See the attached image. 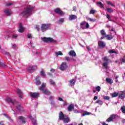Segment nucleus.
Masks as SVG:
<instances>
[{
  "mask_svg": "<svg viewBox=\"0 0 125 125\" xmlns=\"http://www.w3.org/2000/svg\"><path fill=\"white\" fill-rule=\"evenodd\" d=\"M33 10H34V7H27L21 13L20 16H21V17H24V18H26L32 14V11H33Z\"/></svg>",
  "mask_w": 125,
  "mask_h": 125,
  "instance_id": "nucleus-1",
  "label": "nucleus"
},
{
  "mask_svg": "<svg viewBox=\"0 0 125 125\" xmlns=\"http://www.w3.org/2000/svg\"><path fill=\"white\" fill-rule=\"evenodd\" d=\"M45 85H46L45 83H42L41 88H40L39 89L42 91H43V94H45L46 95H49L51 93L48 91V90L46 89V88H45Z\"/></svg>",
  "mask_w": 125,
  "mask_h": 125,
  "instance_id": "nucleus-2",
  "label": "nucleus"
},
{
  "mask_svg": "<svg viewBox=\"0 0 125 125\" xmlns=\"http://www.w3.org/2000/svg\"><path fill=\"white\" fill-rule=\"evenodd\" d=\"M41 40L44 42H56V41L51 38L43 37L41 38Z\"/></svg>",
  "mask_w": 125,
  "mask_h": 125,
  "instance_id": "nucleus-3",
  "label": "nucleus"
},
{
  "mask_svg": "<svg viewBox=\"0 0 125 125\" xmlns=\"http://www.w3.org/2000/svg\"><path fill=\"white\" fill-rule=\"evenodd\" d=\"M14 106H16V108L19 112H20L21 113L24 112V108L23 106H22V105H21V104H20V103L17 102Z\"/></svg>",
  "mask_w": 125,
  "mask_h": 125,
  "instance_id": "nucleus-4",
  "label": "nucleus"
},
{
  "mask_svg": "<svg viewBox=\"0 0 125 125\" xmlns=\"http://www.w3.org/2000/svg\"><path fill=\"white\" fill-rule=\"evenodd\" d=\"M14 106H16V108L19 112H20L21 113L24 112V108L23 106H22V105H21V104H20V103L17 102Z\"/></svg>",
  "mask_w": 125,
  "mask_h": 125,
  "instance_id": "nucleus-5",
  "label": "nucleus"
},
{
  "mask_svg": "<svg viewBox=\"0 0 125 125\" xmlns=\"http://www.w3.org/2000/svg\"><path fill=\"white\" fill-rule=\"evenodd\" d=\"M50 27V24L44 23L42 24L41 26V31L42 32H45V31H47L49 27Z\"/></svg>",
  "mask_w": 125,
  "mask_h": 125,
  "instance_id": "nucleus-6",
  "label": "nucleus"
},
{
  "mask_svg": "<svg viewBox=\"0 0 125 125\" xmlns=\"http://www.w3.org/2000/svg\"><path fill=\"white\" fill-rule=\"evenodd\" d=\"M80 27L83 29H88L89 28V24H88V22H86L84 21L80 23Z\"/></svg>",
  "mask_w": 125,
  "mask_h": 125,
  "instance_id": "nucleus-7",
  "label": "nucleus"
},
{
  "mask_svg": "<svg viewBox=\"0 0 125 125\" xmlns=\"http://www.w3.org/2000/svg\"><path fill=\"white\" fill-rule=\"evenodd\" d=\"M67 68H68V65H67V63L65 62H63L61 64V66L59 67V69H61V71H65V70H66Z\"/></svg>",
  "mask_w": 125,
  "mask_h": 125,
  "instance_id": "nucleus-8",
  "label": "nucleus"
},
{
  "mask_svg": "<svg viewBox=\"0 0 125 125\" xmlns=\"http://www.w3.org/2000/svg\"><path fill=\"white\" fill-rule=\"evenodd\" d=\"M118 115L116 114H112L110 116V117L106 120V122L107 123H110V122H112L114 119H116V118H117Z\"/></svg>",
  "mask_w": 125,
  "mask_h": 125,
  "instance_id": "nucleus-9",
  "label": "nucleus"
},
{
  "mask_svg": "<svg viewBox=\"0 0 125 125\" xmlns=\"http://www.w3.org/2000/svg\"><path fill=\"white\" fill-rule=\"evenodd\" d=\"M37 69V66L33 65V66H29L27 68V70L28 72H29L30 73H31V72H34V71H36Z\"/></svg>",
  "mask_w": 125,
  "mask_h": 125,
  "instance_id": "nucleus-10",
  "label": "nucleus"
},
{
  "mask_svg": "<svg viewBox=\"0 0 125 125\" xmlns=\"http://www.w3.org/2000/svg\"><path fill=\"white\" fill-rule=\"evenodd\" d=\"M54 12L57 13V14H59V15H64V14H65L64 12L62 11L61 10H60V9L58 8L54 9Z\"/></svg>",
  "mask_w": 125,
  "mask_h": 125,
  "instance_id": "nucleus-11",
  "label": "nucleus"
},
{
  "mask_svg": "<svg viewBox=\"0 0 125 125\" xmlns=\"http://www.w3.org/2000/svg\"><path fill=\"white\" fill-rule=\"evenodd\" d=\"M30 95V97H32V98H38L39 96H40V93H33V92H30L29 93Z\"/></svg>",
  "mask_w": 125,
  "mask_h": 125,
  "instance_id": "nucleus-12",
  "label": "nucleus"
},
{
  "mask_svg": "<svg viewBox=\"0 0 125 125\" xmlns=\"http://www.w3.org/2000/svg\"><path fill=\"white\" fill-rule=\"evenodd\" d=\"M118 95H119L118 98H120V99H125V93L124 91L120 92V93Z\"/></svg>",
  "mask_w": 125,
  "mask_h": 125,
  "instance_id": "nucleus-13",
  "label": "nucleus"
},
{
  "mask_svg": "<svg viewBox=\"0 0 125 125\" xmlns=\"http://www.w3.org/2000/svg\"><path fill=\"white\" fill-rule=\"evenodd\" d=\"M98 45H99V47L104 48V46H105L106 44L105 43V42H104L101 41H99L98 42Z\"/></svg>",
  "mask_w": 125,
  "mask_h": 125,
  "instance_id": "nucleus-14",
  "label": "nucleus"
},
{
  "mask_svg": "<svg viewBox=\"0 0 125 125\" xmlns=\"http://www.w3.org/2000/svg\"><path fill=\"white\" fill-rule=\"evenodd\" d=\"M24 30H25V28L23 27L22 23H20L19 24V29H18V31L19 33H23Z\"/></svg>",
  "mask_w": 125,
  "mask_h": 125,
  "instance_id": "nucleus-15",
  "label": "nucleus"
},
{
  "mask_svg": "<svg viewBox=\"0 0 125 125\" xmlns=\"http://www.w3.org/2000/svg\"><path fill=\"white\" fill-rule=\"evenodd\" d=\"M65 117L66 116H65L64 115V114H63V112H62V111H61L60 112V114L59 115V120H60V121H63Z\"/></svg>",
  "mask_w": 125,
  "mask_h": 125,
  "instance_id": "nucleus-16",
  "label": "nucleus"
},
{
  "mask_svg": "<svg viewBox=\"0 0 125 125\" xmlns=\"http://www.w3.org/2000/svg\"><path fill=\"white\" fill-rule=\"evenodd\" d=\"M6 101L8 102H10V103H12V104L13 105H14L16 103H17V102L15 101H13L12 100V99H11V98H8L6 99Z\"/></svg>",
  "mask_w": 125,
  "mask_h": 125,
  "instance_id": "nucleus-17",
  "label": "nucleus"
},
{
  "mask_svg": "<svg viewBox=\"0 0 125 125\" xmlns=\"http://www.w3.org/2000/svg\"><path fill=\"white\" fill-rule=\"evenodd\" d=\"M19 119L20 120L21 123V124H25V123H26V119H25V118H24V117L22 116H20L19 117Z\"/></svg>",
  "mask_w": 125,
  "mask_h": 125,
  "instance_id": "nucleus-18",
  "label": "nucleus"
},
{
  "mask_svg": "<svg viewBox=\"0 0 125 125\" xmlns=\"http://www.w3.org/2000/svg\"><path fill=\"white\" fill-rule=\"evenodd\" d=\"M17 93L19 95L20 98H22V96H23V93H22V91H21V90L19 89H17Z\"/></svg>",
  "mask_w": 125,
  "mask_h": 125,
  "instance_id": "nucleus-19",
  "label": "nucleus"
},
{
  "mask_svg": "<svg viewBox=\"0 0 125 125\" xmlns=\"http://www.w3.org/2000/svg\"><path fill=\"white\" fill-rule=\"evenodd\" d=\"M68 19L70 21H72L73 20H75V19H77V16L74 15H70V16H69Z\"/></svg>",
  "mask_w": 125,
  "mask_h": 125,
  "instance_id": "nucleus-20",
  "label": "nucleus"
},
{
  "mask_svg": "<svg viewBox=\"0 0 125 125\" xmlns=\"http://www.w3.org/2000/svg\"><path fill=\"white\" fill-rule=\"evenodd\" d=\"M74 108H75V106H74V104H70L68 107V110L69 112H72L73 110H74Z\"/></svg>",
  "mask_w": 125,
  "mask_h": 125,
  "instance_id": "nucleus-21",
  "label": "nucleus"
},
{
  "mask_svg": "<svg viewBox=\"0 0 125 125\" xmlns=\"http://www.w3.org/2000/svg\"><path fill=\"white\" fill-rule=\"evenodd\" d=\"M97 4H98V6L100 7V8H103V9H105V7H104V5L101 2H97Z\"/></svg>",
  "mask_w": 125,
  "mask_h": 125,
  "instance_id": "nucleus-22",
  "label": "nucleus"
},
{
  "mask_svg": "<svg viewBox=\"0 0 125 125\" xmlns=\"http://www.w3.org/2000/svg\"><path fill=\"white\" fill-rule=\"evenodd\" d=\"M62 121L65 124H68L70 122V119H69L68 116H65Z\"/></svg>",
  "mask_w": 125,
  "mask_h": 125,
  "instance_id": "nucleus-23",
  "label": "nucleus"
},
{
  "mask_svg": "<svg viewBox=\"0 0 125 125\" xmlns=\"http://www.w3.org/2000/svg\"><path fill=\"white\" fill-rule=\"evenodd\" d=\"M105 81L106 82V83H109L110 84L113 83V80H112V79L110 78H107L105 79Z\"/></svg>",
  "mask_w": 125,
  "mask_h": 125,
  "instance_id": "nucleus-24",
  "label": "nucleus"
},
{
  "mask_svg": "<svg viewBox=\"0 0 125 125\" xmlns=\"http://www.w3.org/2000/svg\"><path fill=\"white\" fill-rule=\"evenodd\" d=\"M69 55L72 57H75L76 56V52H75L74 51L71 50L68 53Z\"/></svg>",
  "mask_w": 125,
  "mask_h": 125,
  "instance_id": "nucleus-25",
  "label": "nucleus"
},
{
  "mask_svg": "<svg viewBox=\"0 0 125 125\" xmlns=\"http://www.w3.org/2000/svg\"><path fill=\"white\" fill-rule=\"evenodd\" d=\"M4 12L8 16L11 15V10H6L4 11Z\"/></svg>",
  "mask_w": 125,
  "mask_h": 125,
  "instance_id": "nucleus-26",
  "label": "nucleus"
},
{
  "mask_svg": "<svg viewBox=\"0 0 125 125\" xmlns=\"http://www.w3.org/2000/svg\"><path fill=\"white\" fill-rule=\"evenodd\" d=\"M64 59L66 60V61H75V59L71 58L69 57H65Z\"/></svg>",
  "mask_w": 125,
  "mask_h": 125,
  "instance_id": "nucleus-27",
  "label": "nucleus"
},
{
  "mask_svg": "<svg viewBox=\"0 0 125 125\" xmlns=\"http://www.w3.org/2000/svg\"><path fill=\"white\" fill-rule=\"evenodd\" d=\"M106 40H108V41H110L113 39V36L111 35H106L105 36Z\"/></svg>",
  "mask_w": 125,
  "mask_h": 125,
  "instance_id": "nucleus-28",
  "label": "nucleus"
},
{
  "mask_svg": "<svg viewBox=\"0 0 125 125\" xmlns=\"http://www.w3.org/2000/svg\"><path fill=\"white\" fill-rule=\"evenodd\" d=\"M95 103L99 104V105H103V101H102L101 100H98Z\"/></svg>",
  "mask_w": 125,
  "mask_h": 125,
  "instance_id": "nucleus-29",
  "label": "nucleus"
},
{
  "mask_svg": "<svg viewBox=\"0 0 125 125\" xmlns=\"http://www.w3.org/2000/svg\"><path fill=\"white\" fill-rule=\"evenodd\" d=\"M103 60H104V61L105 62H111V60L108 58V57H104V58H103Z\"/></svg>",
  "mask_w": 125,
  "mask_h": 125,
  "instance_id": "nucleus-30",
  "label": "nucleus"
},
{
  "mask_svg": "<svg viewBox=\"0 0 125 125\" xmlns=\"http://www.w3.org/2000/svg\"><path fill=\"white\" fill-rule=\"evenodd\" d=\"M108 62H105L103 64V67H104V68L106 70H108L109 69V68H108Z\"/></svg>",
  "mask_w": 125,
  "mask_h": 125,
  "instance_id": "nucleus-31",
  "label": "nucleus"
},
{
  "mask_svg": "<svg viewBox=\"0 0 125 125\" xmlns=\"http://www.w3.org/2000/svg\"><path fill=\"white\" fill-rule=\"evenodd\" d=\"M86 19H87V20H89L90 22H95V21H96V19H91L89 17H86Z\"/></svg>",
  "mask_w": 125,
  "mask_h": 125,
  "instance_id": "nucleus-32",
  "label": "nucleus"
},
{
  "mask_svg": "<svg viewBox=\"0 0 125 125\" xmlns=\"http://www.w3.org/2000/svg\"><path fill=\"white\" fill-rule=\"evenodd\" d=\"M76 82L75 81L74 79L71 80L70 81V85L71 86L75 85V83Z\"/></svg>",
  "mask_w": 125,
  "mask_h": 125,
  "instance_id": "nucleus-33",
  "label": "nucleus"
},
{
  "mask_svg": "<svg viewBox=\"0 0 125 125\" xmlns=\"http://www.w3.org/2000/svg\"><path fill=\"white\" fill-rule=\"evenodd\" d=\"M101 35H102V36H104V37H105L106 32H105V30L103 29L101 30Z\"/></svg>",
  "mask_w": 125,
  "mask_h": 125,
  "instance_id": "nucleus-34",
  "label": "nucleus"
},
{
  "mask_svg": "<svg viewBox=\"0 0 125 125\" xmlns=\"http://www.w3.org/2000/svg\"><path fill=\"white\" fill-rule=\"evenodd\" d=\"M118 95H119V93L114 92L112 94L111 96L112 98H114V97H117V96H118Z\"/></svg>",
  "mask_w": 125,
  "mask_h": 125,
  "instance_id": "nucleus-35",
  "label": "nucleus"
},
{
  "mask_svg": "<svg viewBox=\"0 0 125 125\" xmlns=\"http://www.w3.org/2000/svg\"><path fill=\"white\" fill-rule=\"evenodd\" d=\"M55 54L56 56H59V55H63V53L61 51L56 52Z\"/></svg>",
  "mask_w": 125,
  "mask_h": 125,
  "instance_id": "nucleus-36",
  "label": "nucleus"
},
{
  "mask_svg": "<svg viewBox=\"0 0 125 125\" xmlns=\"http://www.w3.org/2000/svg\"><path fill=\"white\" fill-rule=\"evenodd\" d=\"M3 116H4L5 117H6V118L8 119V120H9V121H11L12 122V120L11 119V118H10V117L8 116V115H7V114L4 113Z\"/></svg>",
  "mask_w": 125,
  "mask_h": 125,
  "instance_id": "nucleus-37",
  "label": "nucleus"
},
{
  "mask_svg": "<svg viewBox=\"0 0 125 125\" xmlns=\"http://www.w3.org/2000/svg\"><path fill=\"white\" fill-rule=\"evenodd\" d=\"M95 89H96V90L98 91V92H99V91L101 90V87H100V86H98L95 87Z\"/></svg>",
  "mask_w": 125,
  "mask_h": 125,
  "instance_id": "nucleus-38",
  "label": "nucleus"
},
{
  "mask_svg": "<svg viewBox=\"0 0 125 125\" xmlns=\"http://www.w3.org/2000/svg\"><path fill=\"white\" fill-rule=\"evenodd\" d=\"M49 83H50V84H51V85H55V82L53 80H50Z\"/></svg>",
  "mask_w": 125,
  "mask_h": 125,
  "instance_id": "nucleus-39",
  "label": "nucleus"
},
{
  "mask_svg": "<svg viewBox=\"0 0 125 125\" xmlns=\"http://www.w3.org/2000/svg\"><path fill=\"white\" fill-rule=\"evenodd\" d=\"M87 115H90V113L87 111H84V113L82 115V117H84V116H86Z\"/></svg>",
  "mask_w": 125,
  "mask_h": 125,
  "instance_id": "nucleus-40",
  "label": "nucleus"
},
{
  "mask_svg": "<svg viewBox=\"0 0 125 125\" xmlns=\"http://www.w3.org/2000/svg\"><path fill=\"white\" fill-rule=\"evenodd\" d=\"M29 119H31L32 120L33 123L34 125H37V120H34L32 116H29Z\"/></svg>",
  "mask_w": 125,
  "mask_h": 125,
  "instance_id": "nucleus-41",
  "label": "nucleus"
},
{
  "mask_svg": "<svg viewBox=\"0 0 125 125\" xmlns=\"http://www.w3.org/2000/svg\"><path fill=\"white\" fill-rule=\"evenodd\" d=\"M64 18H61V19H60V20L58 21V23H59V24H61L62 23L64 22Z\"/></svg>",
  "mask_w": 125,
  "mask_h": 125,
  "instance_id": "nucleus-42",
  "label": "nucleus"
},
{
  "mask_svg": "<svg viewBox=\"0 0 125 125\" xmlns=\"http://www.w3.org/2000/svg\"><path fill=\"white\" fill-rule=\"evenodd\" d=\"M121 111L123 114H125V106L121 107Z\"/></svg>",
  "mask_w": 125,
  "mask_h": 125,
  "instance_id": "nucleus-43",
  "label": "nucleus"
},
{
  "mask_svg": "<svg viewBox=\"0 0 125 125\" xmlns=\"http://www.w3.org/2000/svg\"><path fill=\"white\" fill-rule=\"evenodd\" d=\"M109 53L112 54V53H115V54H118V52H116L114 51V50H111L108 51Z\"/></svg>",
  "mask_w": 125,
  "mask_h": 125,
  "instance_id": "nucleus-44",
  "label": "nucleus"
},
{
  "mask_svg": "<svg viewBox=\"0 0 125 125\" xmlns=\"http://www.w3.org/2000/svg\"><path fill=\"white\" fill-rule=\"evenodd\" d=\"M40 74H41V76H42V77L45 76V74L44 73V72L43 71V70H42V69L41 71Z\"/></svg>",
  "mask_w": 125,
  "mask_h": 125,
  "instance_id": "nucleus-45",
  "label": "nucleus"
},
{
  "mask_svg": "<svg viewBox=\"0 0 125 125\" xmlns=\"http://www.w3.org/2000/svg\"><path fill=\"white\" fill-rule=\"evenodd\" d=\"M107 10L108 12H109V13H113V10L110 8H107Z\"/></svg>",
  "mask_w": 125,
  "mask_h": 125,
  "instance_id": "nucleus-46",
  "label": "nucleus"
},
{
  "mask_svg": "<svg viewBox=\"0 0 125 125\" xmlns=\"http://www.w3.org/2000/svg\"><path fill=\"white\" fill-rule=\"evenodd\" d=\"M0 67H3V68H5L6 65L4 63L0 62Z\"/></svg>",
  "mask_w": 125,
  "mask_h": 125,
  "instance_id": "nucleus-47",
  "label": "nucleus"
},
{
  "mask_svg": "<svg viewBox=\"0 0 125 125\" xmlns=\"http://www.w3.org/2000/svg\"><path fill=\"white\" fill-rule=\"evenodd\" d=\"M104 100H109L110 99V97L108 96H106L104 97Z\"/></svg>",
  "mask_w": 125,
  "mask_h": 125,
  "instance_id": "nucleus-48",
  "label": "nucleus"
},
{
  "mask_svg": "<svg viewBox=\"0 0 125 125\" xmlns=\"http://www.w3.org/2000/svg\"><path fill=\"white\" fill-rule=\"evenodd\" d=\"M4 54L5 55V56H10V54H9L8 52H4Z\"/></svg>",
  "mask_w": 125,
  "mask_h": 125,
  "instance_id": "nucleus-49",
  "label": "nucleus"
},
{
  "mask_svg": "<svg viewBox=\"0 0 125 125\" xmlns=\"http://www.w3.org/2000/svg\"><path fill=\"white\" fill-rule=\"evenodd\" d=\"M94 13H95V11L91 9L90 11V14H94Z\"/></svg>",
  "mask_w": 125,
  "mask_h": 125,
  "instance_id": "nucleus-50",
  "label": "nucleus"
},
{
  "mask_svg": "<svg viewBox=\"0 0 125 125\" xmlns=\"http://www.w3.org/2000/svg\"><path fill=\"white\" fill-rule=\"evenodd\" d=\"M121 63H125V58L124 57L121 59Z\"/></svg>",
  "mask_w": 125,
  "mask_h": 125,
  "instance_id": "nucleus-51",
  "label": "nucleus"
},
{
  "mask_svg": "<svg viewBox=\"0 0 125 125\" xmlns=\"http://www.w3.org/2000/svg\"><path fill=\"white\" fill-rule=\"evenodd\" d=\"M35 83L37 84V85H40V84H41V81H37Z\"/></svg>",
  "mask_w": 125,
  "mask_h": 125,
  "instance_id": "nucleus-52",
  "label": "nucleus"
},
{
  "mask_svg": "<svg viewBox=\"0 0 125 125\" xmlns=\"http://www.w3.org/2000/svg\"><path fill=\"white\" fill-rule=\"evenodd\" d=\"M27 38L28 39H32V34H27Z\"/></svg>",
  "mask_w": 125,
  "mask_h": 125,
  "instance_id": "nucleus-53",
  "label": "nucleus"
},
{
  "mask_svg": "<svg viewBox=\"0 0 125 125\" xmlns=\"http://www.w3.org/2000/svg\"><path fill=\"white\" fill-rule=\"evenodd\" d=\"M74 112L76 114H79V113H80V111H79L78 109L74 110Z\"/></svg>",
  "mask_w": 125,
  "mask_h": 125,
  "instance_id": "nucleus-54",
  "label": "nucleus"
},
{
  "mask_svg": "<svg viewBox=\"0 0 125 125\" xmlns=\"http://www.w3.org/2000/svg\"><path fill=\"white\" fill-rule=\"evenodd\" d=\"M13 4V3H8L6 4V6H10V5H12Z\"/></svg>",
  "mask_w": 125,
  "mask_h": 125,
  "instance_id": "nucleus-55",
  "label": "nucleus"
},
{
  "mask_svg": "<svg viewBox=\"0 0 125 125\" xmlns=\"http://www.w3.org/2000/svg\"><path fill=\"white\" fill-rule=\"evenodd\" d=\"M116 81H115V83H118V79H119V76H116L115 78Z\"/></svg>",
  "mask_w": 125,
  "mask_h": 125,
  "instance_id": "nucleus-56",
  "label": "nucleus"
},
{
  "mask_svg": "<svg viewBox=\"0 0 125 125\" xmlns=\"http://www.w3.org/2000/svg\"><path fill=\"white\" fill-rule=\"evenodd\" d=\"M53 99H54V97L53 96H51L49 98V100H53Z\"/></svg>",
  "mask_w": 125,
  "mask_h": 125,
  "instance_id": "nucleus-57",
  "label": "nucleus"
},
{
  "mask_svg": "<svg viewBox=\"0 0 125 125\" xmlns=\"http://www.w3.org/2000/svg\"><path fill=\"white\" fill-rule=\"evenodd\" d=\"M97 99H98V97L97 96H95L94 97L93 100L95 101V100H97Z\"/></svg>",
  "mask_w": 125,
  "mask_h": 125,
  "instance_id": "nucleus-58",
  "label": "nucleus"
},
{
  "mask_svg": "<svg viewBox=\"0 0 125 125\" xmlns=\"http://www.w3.org/2000/svg\"><path fill=\"white\" fill-rule=\"evenodd\" d=\"M17 37H18V36L17 34H14L13 35V38L14 39H16L17 38Z\"/></svg>",
  "mask_w": 125,
  "mask_h": 125,
  "instance_id": "nucleus-59",
  "label": "nucleus"
},
{
  "mask_svg": "<svg viewBox=\"0 0 125 125\" xmlns=\"http://www.w3.org/2000/svg\"><path fill=\"white\" fill-rule=\"evenodd\" d=\"M86 47L87 50H88V51H90V48L89 47V46H87Z\"/></svg>",
  "mask_w": 125,
  "mask_h": 125,
  "instance_id": "nucleus-60",
  "label": "nucleus"
},
{
  "mask_svg": "<svg viewBox=\"0 0 125 125\" xmlns=\"http://www.w3.org/2000/svg\"><path fill=\"white\" fill-rule=\"evenodd\" d=\"M106 3H107V4H109V5H110L112 3H111V1H107L106 2Z\"/></svg>",
  "mask_w": 125,
  "mask_h": 125,
  "instance_id": "nucleus-61",
  "label": "nucleus"
},
{
  "mask_svg": "<svg viewBox=\"0 0 125 125\" xmlns=\"http://www.w3.org/2000/svg\"><path fill=\"white\" fill-rule=\"evenodd\" d=\"M106 18H107V19H110V18H111V17H110V15H107Z\"/></svg>",
  "mask_w": 125,
  "mask_h": 125,
  "instance_id": "nucleus-62",
  "label": "nucleus"
},
{
  "mask_svg": "<svg viewBox=\"0 0 125 125\" xmlns=\"http://www.w3.org/2000/svg\"><path fill=\"white\" fill-rule=\"evenodd\" d=\"M58 100L59 101H63V99H62L61 98H59Z\"/></svg>",
  "mask_w": 125,
  "mask_h": 125,
  "instance_id": "nucleus-63",
  "label": "nucleus"
},
{
  "mask_svg": "<svg viewBox=\"0 0 125 125\" xmlns=\"http://www.w3.org/2000/svg\"><path fill=\"white\" fill-rule=\"evenodd\" d=\"M0 125H4L2 121H0Z\"/></svg>",
  "mask_w": 125,
  "mask_h": 125,
  "instance_id": "nucleus-64",
  "label": "nucleus"
}]
</instances>
